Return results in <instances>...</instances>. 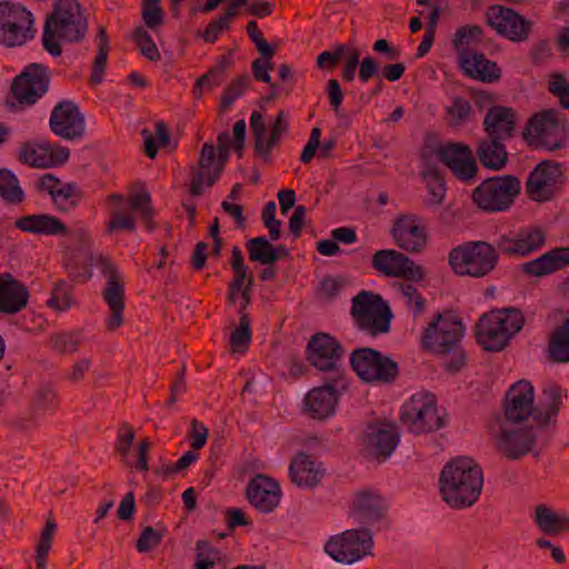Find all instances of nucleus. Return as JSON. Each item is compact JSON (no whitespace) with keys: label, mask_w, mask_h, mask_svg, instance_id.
<instances>
[{"label":"nucleus","mask_w":569,"mask_h":569,"mask_svg":"<svg viewBox=\"0 0 569 569\" xmlns=\"http://www.w3.org/2000/svg\"><path fill=\"white\" fill-rule=\"evenodd\" d=\"M520 192V180L511 174L485 179L472 191L475 204L485 212L508 210Z\"/></svg>","instance_id":"5"},{"label":"nucleus","mask_w":569,"mask_h":569,"mask_svg":"<svg viewBox=\"0 0 569 569\" xmlns=\"http://www.w3.org/2000/svg\"><path fill=\"white\" fill-rule=\"evenodd\" d=\"M83 197L76 182L63 183L51 198L56 209L60 212H69L77 208Z\"/></svg>","instance_id":"45"},{"label":"nucleus","mask_w":569,"mask_h":569,"mask_svg":"<svg viewBox=\"0 0 569 569\" xmlns=\"http://www.w3.org/2000/svg\"><path fill=\"white\" fill-rule=\"evenodd\" d=\"M345 348L333 336L317 332L310 337L306 347V359L309 365L322 372H329V378L346 379L342 366Z\"/></svg>","instance_id":"9"},{"label":"nucleus","mask_w":569,"mask_h":569,"mask_svg":"<svg viewBox=\"0 0 569 569\" xmlns=\"http://www.w3.org/2000/svg\"><path fill=\"white\" fill-rule=\"evenodd\" d=\"M325 476V469L310 455L298 452L290 462V480L299 488H315Z\"/></svg>","instance_id":"30"},{"label":"nucleus","mask_w":569,"mask_h":569,"mask_svg":"<svg viewBox=\"0 0 569 569\" xmlns=\"http://www.w3.org/2000/svg\"><path fill=\"white\" fill-rule=\"evenodd\" d=\"M88 31L87 18L77 0H57L51 14L46 19L42 44L53 57L61 54V46L57 40L80 42Z\"/></svg>","instance_id":"3"},{"label":"nucleus","mask_w":569,"mask_h":569,"mask_svg":"<svg viewBox=\"0 0 569 569\" xmlns=\"http://www.w3.org/2000/svg\"><path fill=\"white\" fill-rule=\"evenodd\" d=\"M109 199L118 204L117 208L138 212L148 231L156 229L154 208L149 191L130 193L127 199L122 194L111 193Z\"/></svg>","instance_id":"33"},{"label":"nucleus","mask_w":569,"mask_h":569,"mask_svg":"<svg viewBox=\"0 0 569 569\" xmlns=\"http://www.w3.org/2000/svg\"><path fill=\"white\" fill-rule=\"evenodd\" d=\"M49 128L56 136L64 140H80L86 133L84 116L76 102L59 101L51 111Z\"/></svg>","instance_id":"18"},{"label":"nucleus","mask_w":569,"mask_h":569,"mask_svg":"<svg viewBox=\"0 0 569 569\" xmlns=\"http://www.w3.org/2000/svg\"><path fill=\"white\" fill-rule=\"evenodd\" d=\"M98 52L92 62V71L89 78V83L92 86L99 84L103 81L104 70L109 52V40L104 27H100L97 34Z\"/></svg>","instance_id":"44"},{"label":"nucleus","mask_w":569,"mask_h":569,"mask_svg":"<svg viewBox=\"0 0 569 569\" xmlns=\"http://www.w3.org/2000/svg\"><path fill=\"white\" fill-rule=\"evenodd\" d=\"M249 260L264 266H271L272 243L266 237L251 238L246 242Z\"/></svg>","instance_id":"49"},{"label":"nucleus","mask_w":569,"mask_h":569,"mask_svg":"<svg viewBox=\"0 0 569 569\" xmlns=\"http://www.w3.org/2000/svg\"><path fill=\"white\" fill-rule=\"evenodd\" d=\"M27 288L10 273L0 274V312L13 315L28 303Z\"/></svg>","instance_id":"32"},{"label":"nucleus","mask_w":569,"mask_h":569,"mask_svg":"<svg viewBox=\"0 0 569 569\" xmlns=\"http://www.w3.org/2000/svg\"><path fill=\"white\" fill-rule=\"evenodd\" d=\"M216 148L212 143L206 142L200 151L198 166L190 168L191 182L189 191L192 196L203 193L204 173L212 172L211 168L216 166Z\"/></svg>","instance_id":"38"},{"label":"nucleus","mask_w":569,"mask_h":569,"mask_svg":"<svg viewBox=\"0 0 569 569\" xmlns=\"http://www.w3.org/2000/svg\"><path fill=\"white\" fill-rule=\"evenodd\" d=\"M50 71L42 63H30L16 76L11 83V94L16 101L7 100V106L17 110L36 104L49 90Z\"/></svg>","instance_id":"8"},{"label":"nucleus","mask_w":569,"mask_h":569,"mask_svg":"<svg viewBox=\"0 0 569 569\" xmlns=\"http://www.w3.org/2000/svg\"><path fill=\"white\" fill-rule=\"evenodd\" d=\"M251 319L249 315L239 318V326L231 332L229 345L233 352H244L251 341Z\"/></svg>","instance_id":"51"},{"label":"nucleus","mask_w":569,"mask_h":569,"mask_svg":"<svg viewBox=\"0 0 569 569\" xmlns=\"http://www.w3.org/2000/svg\"><path fill=\"white\" fill-rule=\"evenodd\" d=\"M163 538V530L146 527L137 540L136 548L139 552H148L158 547Z\"/></svg>","instance_id":"63"},{"label":"nucleus","mask_w":569,"mask_h":569,"mask_svg":"<svg viewBox=\"0 0 569 569\" xmlns=\"http://www.w3.org/2000/svg\"><path fill=\"white\" fill-rule=\"evenodd\" d=\"M499 313V319L502 320V329L510 339L517 335L525 325V317L522 312L513 307H508L499 310H492Z\"/></svg>","instance_id":"54"},{"label":"nucleus","mask_w":569,"mask_h":569,"mask_svg":"<svg viewBox=\"0 0 569 569\" xmlns=\"http://www.w3.org/2000/svg\"><path fill=\"white\" fill-rule=\"evenodd\" d=\"M517 123V113L512 108L496 106L489 108L483 119L487 137L507 140L512 137Z\"/></svg>","instance_id":"31"},{"label":"nucleus","mask_w":569,"mask_h":569,"mask_svg":"<svg viewBox=\"0 0 569 569\" xmlns=\"http://www.w3.org/2000/svg\"><path fill=\"white\" fill-rule=\"evenodd\" d=\"M546 233L538 227H526L518 231H509L501 234L493 247L498 259L500 254L510 258H523L536 252L545 246Z\"/></svg>","instance_id":"13"},{"label":"nucleus","mask_w":569,"mask_h":569,"mask_svg":"<svg viewBox=\"0 0 569 569\" xmlns=\"http://www.w3.org/2000/svg\"><path fill=\"white\" fill-rule=\"evenodd\" d=\"M137 214H139L137 212ZM137 230L136 211L114 208L110 210V219L106 226V233L113 234L121 231L134 232Z\"/></svg>","instance_id":"47"},{"label":"nucleus","mask_w":569,"mask_h":569,"mask_svg":"<svg viewBox=\"0 0 569 569\" xmlns=\"http://www.w3.org/2000/svg\"><path fill=\"white\" fill-rule=\"evenodd\" d=\"M373 545L369 529H348L331 536L325 545V551L335 561L350 566L370 555Z\"/></svg>","instance_id":"10"},{"label":"nucleus","mask_w":569,"mask_h":569,"mask_svg":"<svg viewBox=\"0 0 569 569\" xmlns=\"http://www.w3.org/2000/svg\"><path fill=\"white\" fill-rule=\"evenodd\" d=\"M50 347L61 353H74L80 346L79 335L76 332H60L50 337Z\"/></svg>","instance_id":"58"},{"label":"nucleus","mask_w":569,"mask_h":569,"mask_svg":"<svg viewBox=\"0 0 569 569\" xmlns=\"http://www.w3.org/2000/svg\"><path fill=\"white\" fill-rule=\"evenodd\" d=\"M391 236L398 247L411 253L422 251L427 243L426 228L415 214H402L397 218Z\"/></svg>","instance_id":"24"},{"label":"nucleus","mask_w":569,"mask_h":569,"mask_svg":"<svg viewBox=\"0 0 569 569\" xmlns=\"http://www.w3.org/2000/svg\"><path fill=\"white\" fill-rule=\"evenodd\" d=\"M437 156L458 180L468 184L477 180L479 167L468 144L447 142L438 148Z\"/></svg>","instance_id":"16"},{"label":"nucleus","mask_w":569,"mask_h":569,"mask_svg":"<svg viewBox=\"0 0 569 569\" xmlns=\"http://www.w3.org/2000/svg\"><path fill=\"white\" fill-rule=\"evenodd\" d=\"M14 224L19 230L33 234L66 236L68 233V228L62 220L46 213L23 216Z\"/></svg>","instance_id":"34"},{"label":"nucleus","mask_w":569,"mask_h":569,"mask_svg":"<svg viewBox=\"0 0 569 569\" xmlns=\"http://www.w3.org/2000/svg\"><path fill=\"white\" fill-rule=\"evenodd\" d=\"M563 389L552 382L547 383L542 389L540 406L536 408L535 421L538 427L548 425L560 410Z\"/></svg>","instance_id":"36"},{"label":"nucleus","mask_w":569,"mask_h":569,"mask_svg":"<svg viewBox=\"0 0 569 569\" xmlns=\"http://www.w3.org/2000/svg\"><path fill=\"white\" fill-rule=\"evenodd\" d=\"M244 496L257 511L271 513L280 505L282 490L279 482L273 478L263 473H257L249 480Z\"/></svg>","instance_id":"20"},{"label":"nucleus","mask_w":569,"mask_h":569,"mask_svg":"<svg viewBox=\"0 0 569 569\" xmlns=\"http://www.w3.org/2000/svg\"><path fill=\"white\" fill-rule=\"evenodd\" d=\"M535 521L539 529L548 535H556L569 528V520L556 513L546 505L536 507Z\"/></svg>","instance_id":"42"},{"label":"nucleus","mask_w":569,"mask_h":569,"mask_svg":"<svg viewBox=\"0 0 569 569\" xmlns=\"http://www.w3.org/2000/svg\"><path fill=\"white\" fill-rule=\"evenodd\" d=\"M399 291L406 298L407 307L415 318L423 313L426 300L413 284L408 282L400 283Z\"/></svg>","instance_id":"59"},{"label":"nucleus","mask_w":569,"mask_h":569,"mask_svg":"<svg viewBox=\"0 0 569 569\" xmlns=\"http://www.w3.org/2000/svg\"><path fill=\"white\" fill-rule=\"evenodd\" d=\"M34 18L21 4L0 2V44L7 48L23 46L34 37Z\"/></svg>","instance_id":"11"},{"label":"nucleus","mask_w":569,"mask_h":569,"mask_svg":"<svg viewBox=\"0 0 569 569\" xmlns=\"http://www.w3.org/2000/svg\"><path fill=\"white\" fill-rule=\"evenodd\" d=\"M560 129H562L561 113L558 110L548 109L530 118L522 136L530 146H541L553 151L563 146L561 138L552 137L553 131Z\"/></svg>","instance_id":"14"},{"label":"nucleus","mask_w":569,"mask_h":569,"mask_svg":"<svg viewBox=\"0 0 569 569\" xmlns=\"http://www.w3.org/2000/svg\"><path fill=\"white\" fill-rule=\"evenodd\" d=\"M563 180L561 166L543 160L529 173L526 191L533 201H548L560 191Z\"/></svg>","instance_id":"15"},{"label":"nucleus","mask_w":569,"mask_h":569,"mask_svg":"<svg viewBox=\"0 0 569 569\" xmlns=\"http://www.w3.org/2000/svg\"><path fill=\"white\" fill-rule=\"evenodd\" d=\"M548 353L552 362H569V318L551 333Z\"/></svg>","instance_id":"40"},{"label":"nucleus","mask_w":569,"mask_h":569,"mask_svg":"<svg viewBox=\"0 0 569 569\" xmlns=\"http://www.w3.org/2000/svg\"><path fill=\"white\" fill-rule=\"evenodd\" d=\"M537 442V433L533 428H506L501 427L495 436L497 450L509 460H519L532 451Z\"/></svg>","instance_id":"21"},{"label":"nucleus","mask_w":569,"mask_h":569,"mask_svg":"<svg viewBox=\"0 0 569 569\" xmlns=\"http://www.w3.org/2000/svg\"><path fill=\"white\" fill-rule=\"evenodd\" d=\"M548 89L550 93L556 96L562 108L569 110V81L561 73H552L550 76Z\"/></svg>","instance_id":"62"},{"label":"nucleus","mask_w":569,"mask_h":569,"mask_svg":"<svg viewBox=\"0 0 569 569\" xmlns=\"http://www.w3.org/2000/svg\"><path fill=\"white\" fill-rule=\"evenodd\" d=\"M96 266L106 279L102 298L110 311L106 328L108 331H114L123 325L124 279L109 257L99 256L96 259Z\"/></svg>","instance_id":"12"},{"label":"nucleus","mask_w":569,"mask_h":569,"mask_svg":"<svg viewBox=\"0 0 569 569\" xmlns=\"http://www.w3.org/2000/svg\"><path fill=\"white\" fill-rule=\"evenodd\" d=\"M465 326L452 312H439L428 323L421 335V346L425 350L439 356L451 355V360L443 367L447 371L457 372L466 363L465 352L461 349V339Z\"/></svg>","instance_id":"2"},{"label":"nucleus","mask_w":569,"mask_h":569,"mask_svg":"<svg viewBox=\"0 0 569 569\" xmlns=\"http://www.w3.org/2000/svg\"><path fill=\"white\" fill-rule=\"evenodd\" d=\"M33 407L38 411H56L59 408L56 391L48 386L39 388L33 396Z\"/></svg>","instance_id":"61"},{"label":"nucleus","mask_w":569,"mask_h":569,"mask_svg":"<svg viewBox=\"0 0 569 569\" xmlns=\"http://www.w3.org/2000/svg\"><path fill=\"white\" fill-rule=\"evenodd\" d=\"M48 306L58 311H64L71 307V286L66 281L57 282L52 288L51 298L48 300Z\"/></svg>","instance_id":"60"},{"label":"nucleus","mask_w":569,"mask_h":569,"mask_svg":"<svg viewBox=\"0 0 569 569\" xmlns=\"http://www.w3.org/2000/svg\"><path fill=\"white\" fill-rule=\"evenodd\" d=\"M459 66L466 76L481 82L493 83L501 79V69L497 62L470 48H461L459 51Z\"/></svg>","instance_id":"25"},{"label":"nucleus","mask_w":569,"mask_h":569,"mask_svg":"<svg viewBox=\"0 0 569 569\" xmlns=\"http://www.w3.org/2000/svg\"><path fill=\"white\" fill-rule=\"evenodd\" d=\"M406 254L393 249H382L372 257V268L387 277L396 278Z\"/></svg>","instance_id":"43"},{"label":"nucleus","mask_w":569,"mask_h":569,"mask_svg":"<svg viewBox=\"0 0 569 569\" xmlns=\"http://www.w3.org/2000/svg\"><path fill=\"white\" fill-rule=\"evenodd\" d=\"M347 379L328 378L323 386L311 389L305 397L307 415L312 419L325 420L335 415Z\"/></svg>","instance_id":"17"},{"label":"nucleus","mask_w":569,"mask_h":569,"mask_svg":"<svg viewBox=\"0 0 569 569\" xmlns=\"http://www.w3.org/2000/svg\"><path fill=\"white\" fill-rule=\"evenodd\" d=\"M132 40L137 43L141 54L149 61H158L160 59V52L157 44L142 26H139L133 30Z\"/></svg>","instance_id":"56"},{"label":"nucleus","mask_w":569,"mask_h":569,"mask_svg":"<svg viewBox=\"0 0 569 569\" xmlns=\"http://www.w3.org/2000/svg\"><path fill=\"white\" fill-rule=\"evenodd\" d=\"M485 16L490 28L513 42L525 41L530 33V21L513 9L493 4L487 9Z\"/></svg>","instance_id":"19"},{"label":"nucleus","mask_w":569,"mask_h":569,"mask_svg":"<svg viewBox=\"0 0 569 569\" xmlns=\"http://www.w3.org/2000/svg\"><path fill=\"white\" fill-rule=\"evenodd\" d=\"M440 493L455 509L471 507L479 499L483 486L481 467L471 458L458 457L441 470Z\"/></svg>","instance_id":"1"},{"label":"nucleus","mask_w":569,"mask_h":569,"mask_svg":"<svg viewBox=\"0 0 569 569\" xmlns=\"http://www.w3.org/2000/svg\"><path fill=\"white\" fill-rule=\"evenodd\" d=\"M56 530L57 523L50 516L46 521V526L43 527L40 535V539L36 546L34 559L37 569H47V558L52 545V539Z\"/></svg>","instance_id":"48"},{"label":"nucleus","mask_w":569,"mask_h":569,"mask_svg":"<svg viewBox=\"0 0 569 569\" xmlns=\"http://www.w3.org/2000/svg\"><path fill=\"white\" fill-rule=\"evenodd\" d=\"M388 506L381 495L371 489L362 490L356 493L351 517L362 525H375L386 518Z\"/></svg>","instance_id":"27"},{"label":"nucleus","mask_w":569,"mask_h":569,"mask_svg":"<svg viewBox=\"0 0 569 569\" xmlns=\"http://www.w3.org/2000/svg\"><path fill=\"white\" fill-rule=\"evenodd\" d=\"M373 307H383V300L379 295L371 291H361L352 298L350 313L353 319L366 313Z\"/></svg>","instance_id":"57"},{"label":"nucleus","mask_w":569,"mask_h":569,"mask_svg":"<svg viewBox=\"0 0 569 569\" xmlns=\"http://www.w3.org/2000/svg\"><path fill=\"white\" fill-rule=\"evenodd\" d=\"M400 422L415 435L437 431L445 427V418L439 413L437 399L429 392L415 393L403 403Z\"/></svg>","instance_id":"7"},{"label":"nucleus","mask_w":569,"mask_h":569,"mask_svg":"<svg viewBox=\"0 0 569 569\" xmlns=\"http://www.w3.org/2000/svg\"><path fill=\"white\" fill-rule=\"evenodd\" d=\"M446 113L451 127L462 126L470 120L471 104L466 98L455 96L451 98V104L446 107Z\"/></svg>","instance_id":"50"},{"label":"nucleus","mask_w":569,"mask_h":569,"mask_svg":"<svg viewBox=\"0 0 569 569\" xmlns=\"http://www.w3.org/2000/svg\"><path fill=\"white\" fill-rule=\"evenodd\" d=\"M505 417L510 422L523 421L529 416L535 420L533 388L528 381H519L507 391Z\"/></svg>","instance_id":"26"},{"label":"nucleus","mask_w":569,"mask_h":569,"mask_svg":"<svg viewBox=\"0 0 569 569\" xmlns=\"http://www.w3.org/2000/svg\"><path fill=\"white\" fill-rule=\"evenodd\" d=\"M498 312L483 313L475 327L477 342L487 351L498 352L509 342L508 336L502 329V320Z\"/></svg>","instance_id":"28"},{"label":"nucleus","mask_w":569,"mask_h":569,"mask_svg":"<svg viewBox=\"0 0 569 569\" xmlns=\"http://www.w3.org/2000/svg\"><path fill=\"white\" fill-rule=\"evenodd\" d=\"M288 121L286 113L280 110L271 126L268 139L262 141V149L259 150V156L268 157L270 151L280 143L281 136L288 131Z\"/></svg>","instance_id":"52"},{"label":"nucleus","mask_w":569,"mask_h":569,"mask_svg":"<svg viewBox=\"0 0 569 569\" xmlns=\"http://www.w3.org/2000/svg\"><path fill=\"white\" fill-rule=\"evenodd\" d=\"M569 266V247L553 248L540 257L523 262L520 269L528 277H543Z\"/></svg>","instance_id":"29"},{"label":"nucleus","mask_w":569,"mask_h":569,"mask_svg":"<svg viewBox=\"0 0 569 569\" xmlns=\"http://www.w3.org/2000/svg\"><path fill=\"white\" fill-rule=\"evenodd\" d=\"M0 197L11 204L21 203L24 200V192L18 178L8 169H0Z\"/></svg>","instance_id":"46"},{"label":"nucleus","mask_w":569,"mask_h":569,"mask_svg":"<svg viewBox=\"0 0 569 569\" xmlns=\"http://www.w3.org/2000/svg\"><path fill=\"white\" fill-rule=\"evenodd\" d=\"M70 157L67 147L50 143H24L20 150V160L34 168H51L66 163Z\"/></svg>","instance_id":"23"},{"label":"nucleus","mask_w":569,"mask_h":569,"mask_svg":"<svg viewBox=\"0 0 569 569\" xmlns=\"http://www.w3.org/2000/svg\"><path fill=\"white\" fill-rule=\"evenodd\" d=\"M230 28V21L224 17L220 16L218 18L210 20V22L203 30L201 37L207 43H214L218 40L219 36L226 31H229Z\"/></svg>","instance_id":"64"},{"label":"nucleus","mask_w":569,"mask_h":569,"mask_svg":"<svg viewBox=\"0 0 569 569\" xmlns=\"http://www.w3.org/2000/svg\"><path fill=\"white\" fill-rule=\"evenodd\" d=\"M476 157L487 169L499 171L508 162V152L503 140L486 137L476 147Z\"/></svg>","instance_id":"35"},{"label":"nucleus","mask_w":569,"mask_h":569,"mask_svg":"<svg viewBox=\"0 0 569 569\" xmlns=\"http://www.w3.org/2000/svg\"><path fill=\"white\" fill-rule=\"evenodd\" d=\"M249 84L250 78L246 72L239 77L233 78L221 94V110L229 109L233 102L243 94Z\"/></svg>","instance_id":"53"},{"label":"nucleus","mask_w":569,"mask_h":569,"mask_svg":"<svg viewBox=\"0 0 569 569\" xmlns=\"http://www.w3.org/2000/svg\"><path fill=\"white\" fill-rule=\"evenodd\" d=\"M400 440L398 427L389 422H379L371 425L365 438V449L372 458L385 461L387 460Z\"/></svg>","instance_id":"22"},{"label":"nucleus","mask_w":569,"mask_h":569,"mask_svg":"<svg viewBox=\"0 0 569 569\" xmlns=\"http://www.w3.org/2000/svg\"><path fill=\"white\" fill-rule=\"evenodd\" d=\"M350 367L367 383L393 385L400 375L398 362L369 347L351 352Z\"/></svg>","instance_id":"6"},{"label":"nucleus","mask_w":569,"mask_h":569,"mask_svg":"<svg viewBox=\"0 0 569 569\" xmlns=\"http://www.w3.org/2000/svg\"><path fill=\"white\" fill-rule=\"evenodd\" d=\"M483 29L478 24H465L458 28L453 34L452 44L459 52L461 48H469L472 42H482Z\"/></svg>","instance_id":"55"},{"label":"nucleus","mask_w":569,"mask_h":569,"mask_svg":"<svg viewBox=\"0 0 569 569\" xmlns=\"http://www.w3.org/2000/svg\"><path fill=\"white\" fill-rule=\"evenodd\" d=\"M498 262L493 243L482 240L463 242L448 254V264L461 277H487L497 268Z\"/></svg>","instance_id":"4"},{"label":"nucleus","mask_w":569,"mask_h":569,"mask_svg":"<svg viewBox=\"0 0 569 569\" xmlns=\"http://www.w3.org/2000/svg\"><path fill=\"white\" fill-rule=\"evenodd\" d=\"M231 64L232 61L229 57L221 56L216 66L197 79L192 89L193 97L196 99H201L204 88L212 89L220 86L224 81L226 72Z\"/></svg>","instance_id":"39"},{"label":"nucleus","mask_w":569,"mask_h":569,"mask_svg":"<svg viewBox=\"0 0 569 569\" xmlns=\"http://www.w3.org/2000/svg\"><path fill=\"white\" fill-rule=\"evenodd\" d=\"M391 318L392 313L383 301V307H373L353 320L359 330L376 337L389 332Z\"/></svg>","instance_id":"37"},{"label":"nucleus","mask_w":569,"mask_h":569,"mask_svg":"<svg viewBox=\"0 0 569 569\" xmlns=\"http://www.w3.org/2000/svg\"><path fill=\"white\" fill-rule=\"evenodd\" d=\"M422 178L426 181L429 198L425 200L427 207H439L442 204L447 188L445 178L441 171L436 167H429L422 172Z\"/></svg>","instance_id":"41"}]
</instances>
